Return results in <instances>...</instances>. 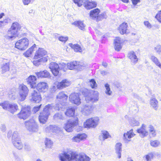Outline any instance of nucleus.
I'll list each match as a JSON object with an SVG mask.
<instances>
[{
	"mask_svg": "<svg viewBox=\"0 0 161 161\" xmlns=\"http://www.w3.org/2000/svg\"><path fill=\"white\" fill-rule=\"evenodd\" d=\"M104 86L106 89L105 93L108 96L111 95L112 92L110 90L109 85L108 83H106L105 84Z\"/></svg>",
	"mask_w": 161,
	"mask_h": 161,
	"instance_id": "obj_44",
	"label": "nucleus"
},
{
	"mask_svg": "<svg viewBox=\"0 0 161 161\" xmlns=\"http://www.w3.org/2000/svg\"><path fill=\"white\" fill-rule=\"evenodd\" d=\"M149 130L153 137L155 136L156 132L154 128L151 125H150L149 127Z\"/></svg>",
	"mask_w": 161,
	"mask_h": 161,
	"instance_id": "obj_47",
	"label": "nucleus"
},
{
	"mask_svg": "<svg viewBox=\"0 0 161 161\" xmlns=\"http://www.w3.org/2000/svg\"><path fill=\"white\" fill-rule=\"evenodd\" d=\"M45 143L46 146L48 148H51L53 146V142L50 139L46 138Z\"/></svg>",
	"mask_w": 161,
	"mask_h": 161,
	"instance_id": "obj_43",
	"label": "nucleus"
},
{
	"mask_svg": "<svg viewBox=\"0 0 161 161\" xmlns=\"http://www.w3.org/2000/svg\"><path fill=\"white\" fill-rule=\"evenodd\" d=\"M128 57L130 60L132 65H134L137 62L138 58L133 51H130L128 54Z\"/></svg>",
	"mask_w": 161,
	"mask_h": 161,
	"instance_id": "obj_16",
	"label": "nucleus"
},
{
	"mask_svg": "<svg viewBox=\"0 0 161 161\" xmlns=\"http://www.w3.org/2000/svg\"><path fill=\"white\" fill-rule=\"evenodd\" d=\"M57 88V86H53L51 88L50 91L52 93L54 92L56 90Z\"/></svg>",
	"mask_w": 161,
	"mask_h": 161,
	"instance_id": "obj_64",
	"label": "nucleus"
},
{
	"mask_svg": "<svg viewBox=\"0 0 161 161\" xmlns=\"http://www.w3.org/2000/svg\"><path fill=\"white\" fill-rule=\"evenodd\" d=\"M69 99L71 102L77 105L80 104L81 103L79 95L78 93H72L69 96Z\"/></svg>",
	"mask_w": 161,
	"mask_h": 161,
	"instance_id": "obj_13",
	"label": "nucleus"
},
{
	"mask_svg": "<svg viewBox=\"0 0 161 161\" xmlns=\"http://www.w3.org/2000/svg\"><path fill=\"white\" fill-rule=\"evenodd\" d=\"M18 32L11 27L7 31L8 38V39H13L16 37Z\"/></svg>",
	"mask_w": 161,
	"mask_h": 161,
	"instance_id": "obj_17",
	"label": "nucleus"
},
{
	"mask_svg": "<svg viewBox=\"0 0 161 161\" xmlns=\"http://www.w3.org/2000/svg\"><path fill=\"white\" fill-rule=\"evenodd\" d=\"M58 40L64 43H65L68 39V36H61L58 37Z\"/></svg>",
	"mask_w": 161,
	"mask_h": 161,
	"instance_id": "obj_51",
	"label": "nucleus"
},
{
	"mask_svg": "<svg viewBox=\"0 0 161 161\" xmlns=\"http://www.w3.org/2000/svg\"><path fill=\"white\" fill-rule=\"evenodd\" d=\"M150 144L151 146L154 147L158 146L159 144V142L158 140H151L150 141Z\"/></svg>",
	"mask_w": 161,
	"mask_h": 161,
	"instance_id": "obj_50",
	"label": "nucleus"
},
{
	"mask_svg": "<svg viewBox=\"0 0 161 161\" xmlns=\"http://www.w3.org/2000/svg\"><path fill=\"white\" fill-rule=\"evenodd\" d=\"M53 119L55 120H58V119H63V116L61 113L56 114L53 116Z\"/></svg>",
	"mask_w": 161,
	"mask_h": 161,
	"instance_id": "obj_48",
	"label": "nucleus"
},
{
	"mask_svg": "<svg viewBox=\"0 0 161 161\" xmlns=\"http://www.w3.org/2000/svg\"><path fill=\"white\" fill-rule=\"evenodd\" d=\"M78 157V155L75 152H72L70 156L64 152L59 155V157L61 161H71L76 159Z\"/></svg>",
	"mask_w": 161,
	"mask_h": 161,
	"instance_id": "obj_5",
	"label": "nucleus"
},
{
	"mask_svg": "<svg viewBox=\"0 0 161 161\" xmlns=\"http://www.w3.org/2000/svg\"><path fill=\"white\" fill-rule=\"evenodd\" d=\"M109 136H110L108 132L107 131L103 130L101 131V135L99 137L100 140L104 141Z\"/></svg>",
	"mask_w": 161,
	"mask_h": 161,
	"instance_id": "obj_27",
	"label": "nucleus"
},
{
	"mask_svg": "<svg viewBox=\"0 0 161 161\" xmlns=\"http://www.w3.org/2000/svg\"><path fill=\"white\" fill-rule=\"evenodd\" d=\"M116 153L118 155V158H121V143H118L115 146Z\"/></svg>",
	"mask_w": 161,
	"mask_h": 161,
	"instance_id": "obj_37",
	"label": "nucleus"
},
{
	"mask_svg": "<svg viewBox=\"0 0 161 161\" xmlns=\"http://www.w3.org/2000/svg\"><path fill=\"white\" fill-rule=\"evenodd\" d=\"M90 83L92 88H94L97 87V84L94 79H92L90 80Z\"/></svg>",
	"mask_w": 161,
	"mask_h": 161,
	"instance_id": "obj_49",
	"label": "nucleus"
},
{
	"mask_svg": "<svg viewBox=\"0 0 161 161\" xmlns=\"http://www.w3.org/2000/svg\"><path fill=\"white\" fill-rule=\"evenodd\" d=\"M11 27L13 29H15L18 31L20 30L21 28L20 25L17 22L13 23L12 24Z\"/></svg>",
	"mask_w": 161,
	"mask_h": 161,
	"instance_id": "obj_41",
	"label": "nucleus"
},
{
	"mask_svg": "<svg viewBox=\"0 0 161 161\" xmlns=\"http://www.w3.org/2000/svg\"><path fill=\"white\" fill-rule=\"evenodd\" d=\"M0 105L4 109L8 110L12 113H14L18 109V106L15 103L6 104L0 103Z\"/></svg>",
	"mask_w": 161,
	"mask_h": 161,
	"instance_id": "obj_10",
	"label": "nucleus"
},
{
	"mask_svg": "<svg viewBox=\"0 0 161 161\" xmlns=\"http://www.w3.org/2000/svg\"><path fill=\"white\" fill-rule=\"evenodd\" d=\"M67 68L70 70H73L76 68H78L81 67L80 69H79L80 71L82 69H84L85 67V66L83 65V64H79V63L76 61H74L70 63H68L67 64Z\"/></svg>",
	"mask_w": 161,
	"mask_h": 161,
	"instance_id": "obj_11",
	"label": "nucleus"
},
{
	"mask_svg": "<svg viewBox=\"0 0 161 161\" xmlns=\"http://www.w3.org/2000/svg\"><path fill=\"white\" fill-rule=\"evenodd\" d=\"M153 158V155L150 154L146 155L145 156L146 159L147 161H150Z\"/></svg>",
	"mask_w": 161,
	"mask_h": 161,
	"instance_id": "obj_58",
	"label": "nucleus"
},
{
	"mask_svg": "<svg viewBox=\"0 0 161 161\" xmlns=\"http://www.w3.org/2000/svg\"><path fill=\"white\" fill-rule=\"evenodd\" d=\"M127 24L125 22H123L121 24V32H122L121 34H127L129 33V31H128L127 29Z\"/></svg>",
	"mask_w": 161,
	"mask_h": 161,
	"instance_id": "obj_36",
	"label": "nucleus"
},
{
	"mask_svg": "<svg viewBox=\"0 0 161 161\" xmlns=\"http://www.w3.org/2000/svg\"><path fill=\"white\" fill-rule=\"evenodd\" d=\"M31 114V108L29 106L22 108L20 112L17 114L18 117L20 119H25Z\"/></svg>",
	"mask_w": 161,
	"mask_h": 161,
	"instance_id": "obj_7",
	"label": "nucleus"
},
{
	"mask_svg": "<svg viewBox=\"0 0 161 161\" xmlns=\"http://www.w3.org/2000/svg\"><path fill=\"white\" fill-rule=\"evenodd\" d=\"M48 57L47 56H46L45 57H42V58L39 59V60L40 62H46L47 60Z\"/></svg>",
	"mask_w": 161,
	"mask_h": 161,
	"instance_id": "obj_60",
	"label": "nucleus"
},
{
	"mask_svg": "<svg viewBox=\"0 0 161 161\" xmlns=\"http://www.w3.org/2000/svg\"><path fill=\"white\" fill-rule=\"evenodd\" d=\"M36 88L39 92H45L47 90V84L45 82H40L36 86Z\"/></svg>",
	"mask_w": 161,
	"mask_h": 161,
	"instance_id": "obj_18",
	"label": "nucleus"
},
{
	"mask_svg": "<svg viewBox=\"0 0 161 161\" xmlns=\"http://www.w3.org/2000/svg\"><path fill=\"white\" fill-rule=\"evenodd\" d=\"M30 99L31 102L39 103L41 100V96L39 92L34 90L31 93Z\"/></svg>",
	"mask_w": 161,
	"mask_h": 161,
	"instance_id": "obj_12",
	"label": "nucleus"
},
{
	"mask_svg": "<svg viewBox=\"0 0 161 161\" xmlns=\"http://www.w3.org/2000/svg\"><path fill=\"white\" fill-rule=\"evenodd\" d=\"M144 24L145 26L148 28H151V25L148 21H144Z\"/></svg>",
	"mask_w": 161,
	"mask_h": 161,
	"instance_id": "obj_61",
	"label": "nucleus"
},
{
	"mask_svg": "<svg viewBox=\"0 0 161 161\" xmlns=\"http://www.w3.org/2000/svg\"><path fill=\"white\" fill-rule=\"evenodd\" d=\"M155 18L159 22L161 23V11L158 12V13L156 15Z\"/></svg>",
	"mask_w": 161,
	"mask_h": 161,
	"instance_id": "obj_55",
	"label": "nucleus"
},
{
	"mask_svg": "<svg viewBox=\"0 0 161 161\" xmlns=\"http://www.w3.org/2000/svg\"><path fill=\"white\" fill-rule=\"evenodd\" d=\"M29 45V41L26 38H24L18 41L15 44V47L20 50H25Z\"/></svg>",
	"mask_w": 161,
	"mask_h": 161,
	"instance_id": "obj_3",
	"label": "nucleus"
},
{
	"mask_svg": "<svg viewBox=\"0 0 161 161\" xmlns=\"http://www.w3.org/2000/svg\"><path fill=\"white\" fill-rule=\"evenodd\" d=\"M35 74L38 78H47L50 76L49 72L46 70L36 72Z\"/></svg>",
	"mask_w": 161,
	"mask_h": 161,
	"instance_id": "obj_22",
	"label": "nucleus"
},
{
	"mask_svg": "<svg viewBox=\"0 0 161 161\" xmlns=\"http://www.w3.org/2000/svg\"><path fill=\"white\" fill-rule=\"evenodd\" d=\"M135 134L133 132V130L131 129L124 134L123 139L125 143H128L130 140L129 139L134 137Z\"/></svg>",
	"mask_w": 161,
	"mask_h": 161,
	"instance_id": "obj_15",
	"label": "nucleus"
},
{
	"mask_svg": "<svg viewBox=\"0 0 161 161\" xmlns=\"http://www.w3.org/2000/svg\"><path fill=\"white\" fill-rule=\"evenodd\" d=\"M12 142L14 146L19 150L21 149L23 147V144L20 139L12 141Z\"/></svg>",
	"mask_w": 161,
	"mask_h": 161,
	"instance_id": "obj_32",
	"label": "nucleus"
},
{
	"mask_svg": "<svg viewBox=\"0 0 161 161\" xmlns=\"http://www.w3.org/2000/svg\"><path fill=\"white\" fill-rule=\"evenodd\" d=\"M69 46L74 50H81V48L80 45L78 44H73L72 43H69Z\"/></svg>",
	"mask_w": 161,
	"mask_h": 161,
	"instance_id": "obj_40",
	"label": "nucleus"
},
{
	"mask_svg": "<svg viewBox=\"0 0 161 161\" xmlns=\"http://www.w3.org/2000/svg\"><path fill=\"white\" fill-rule=\"evenodd\" d=\"M105 15V14L104 13H103L99 15L98 14L96 19L97 20V21H99L101 20L102 19H104V18Z\"/></svg>",
	"mask_w": 161,
	"mask_h": 161,
	"instance_id": "obj_57",
	"label": "nucleus"
},
{
	"mask_svg": "<svg viewBox=\"0 0 161 161\" xmlns=\"http://www.w3.org/2000/svg\"><path fill=\"white\" fill-rule=\"evenodd\" d=\"M19 93L21 101L24 100L28 95L29 89L27 87L23 84H21L19 86Z\"/></svg>",
	"mask_w": 161,
	"mask_h": 161,
	"instance_id": "obj_8",
	"label": "nucleus"
},
{
	"mask_svg": "<svg viewBox=\"0 0 161 161\" xmlns=\"http://www.w3.org/2000/svg\"><path fill=\"white\" fill-rule=\"evenodd\" d=\"M158 103V102L155 98H153L151 99L150 102V104L155 109H156L157 108Z\"/></svg>",
	"mask_w": 161,
	"mask_h": 161,
	"instance_id": "obj_42",
	"label": "nucleus"
},
{
	"mask_svg": "<svg viewBox=\"0 0 161 161\" xmlns=\"http://www.w3.org/2000/svg\"><path fill=\"white\" fill-rule=\"evenodd\" d=\"M49 68L54 76H57L58 75L59 67L58 64L55 62H52L49 64Z\"/></svg>",
	"mask_w": 161,
	"mask_h": 161,
	"instance_id": "obj_14",
	"label": "nucleus"
},
{
	"mask_svg": "<svg viewBox=\"0 0 161 161\" xmlns=\"http://www.w3.org/2000/svg\"><path fill=\"white\" fill-rule=\"evenodd\" d=\"M114 48L115 50H120L121 48V38L117 37L114 40Z\"/></svg>",
	"mask_w": 161,
	"mask_h": 161,
	"instance_id": "obj_26",
	"label": "nucleus"
},
{
	"mask_svg": "<svg viewBox=\"0 0 161 161\" xmlns=\"http://www.w3.org/2000/svg\"><path fill=\"white\" fill-rule=\"evenodd\" d=\"M78 121L77 117L68 120L64 127L65 130L68 132L72 131L73 128L78 124Z\"/></svg>",
	"mask_w": 161,
	"mask_h": 161,
	"instance_id": "obj_6",
	"label": "nucleus"
},
{
	"mask_svg": "<svg viewBox=\"0 0 161 161\" xmlns=\"http://www.w3.org/2000/svg\"><path fill=\"white\" fill-rule=\"evenodd\" d=\"M40 62H41L39 60V59L37 60L34 61L33 63L35 65L37 66L40 64Z\"/></svg>",
	"mask_w": 161,
	"mask_h": 161,
	"instance_id": "obj_63",
	"label": "nucleus"
},
{
	"mask_svg": "<svg viewBox=\"0 0 161 161\" xmlns=\"http://www.w3.org/2000/svg\"><path fill=\"white\" fill-rule=\"evenodd\" d=\"M60 128L55 125H50L47 127L45 130L47 132L58 133L60 131Z\"/></svg>",
	"mask_w": 161,
	"mask_h": 161,
	"instance_id": "obj_20",
	"label": "nucleus"
},
{
	"mask_svg": "<svg viewBox=\"0 0 161 161\" xmlns=\"http://www.w3.org/2000/svg\"><path fill=\"white\" fill-rule=\"evenodd\" d=\"M66 105V103L64 102H61L60 101L57 103L55 105L53 106L54 108L57 110H59L61 109L64 108L65 105Z\"/></svg>",
	"mask_w": 161,
	"mask_h": 161,
	"instance_id": "obj_31",
	"label": "nucleus"
},
{
	"mask_svg": "<svg viewBox=\"0 0 161 161\" xmlns=\"http://www.w3.org/2000/svg\"><path fill=\"white\" fill-rule=\"evenodd\" d=\"M74 2L77 4L79 7H80L82 5L83 0H73Z\"/></svg>",
	"mask_w": 161,
	"mask_h": 161,
	"instance_id": "obj_52",
	"label": "nucleus"
},
{
	"mask_svg": "<svg viewBox=\"0 0 161 161\" xmlns=\"http://www.w3.org/2000/svg\"><path fill=\"white\" fill-rule=\"evenodd\" d=\"M100 12V10L99 9L97 8L94 9L90 11V16L94 19H96Z\"/></svg>",
	"mask_w": 161,
	"mask_h": 161,
	"instance_id": "obj_29",
	"label": "nucleus"
},
{
	"mask_svg": "<svg viewBox=\"0 0 161 161\" xmlns=\"http://www.w3.org/2000/svg\"><path fill=\"white\" fill-rule=\"evenodd\" d=\"M42 106V104H40V105L38 106H37L36 107H35L33 109V111L34 112V113H36V112L38 111L40 108H41Z\"/></svg>",
	"mask_w": 161,
	"mask_h": 161,
	"instance_id": "obj_59",
	"label": "nucleus"
},
{
	"mask_svg": "<svg viewBox=\"0 0 161 161\" xmlns=\"http://www.w3.org/2000/svg\"><path fill=\"white\" fill-rule=\"evenodd\" d=\"M137 131L142 137L146 136L148 134V132L145 130V125L144 124H143L139 129L137 130Z\"/></svg>",
	"mask_w": 161,
	"mask_h": 161,
	"instance_id": "obj_25",
	"label": "nucleus"
},
{
	"mask_svg": "<svg viewBox=\"0 0 161 161\" xmlns=\"http://www.w3.org/2000/svg\"><path fill=\"white\" fill-rule=\"evenodd\" d=\"M93 109L91 105H85L82 110V114L85 115H88L92 113Z\"/></svg>",
	"mask_w": 161,
	"mask_h": 161,
	"instance_id": "obj_21",
	"label": "nucleus"
},
{
	"mask_svg": "<svg viewBox=\"0 0 161 161\" xmlns=\"http://www.w3.org/2000/svg\"><path fill=\"white\" fill-rule=\"evenodd\" d=\"M47 51H36L34 58L37 59L42 57L47 54Z\"/></svg>",
	"mask_w": 161,
	"mask_h": 161,
	"instance_id": "obj_33",
	"label": "nucleus"
},
{
	"mask_svg": "<svg viewBox=\"0 0 161 161\" xmlns=\"http://www.w3.org/2000/svg\"><path fill=\"white\" fill-rule=\"evenodd\" d=\"M91 158L86 155H81L79 156L78 158L75 161H90Z\"/></svg>",
	"mask_w": 161,
	"mask_h": 161,
	"instance_id": "obj_35",
	"label": "nucleus"
},
{
	"mask_svg": "<svg viewBox=\"0 0 161 161\" xmlns=\"http://www.w3.org/2000/svg\"><path fill=\"white\" fill-rule=\"evenodd\" d=\"M33 51H26L24 53V55L26 57H29L31 56V55Z\"/></svg>",
	"mask_w": 161,
	"mask_h": 161,
	"instance_id": "obj_56",
	"label": "nucleus"
},
{
	"mask_svg": "<svg viewBox=\"0 0 161 161\" xmlns=\"http://www.w3.org/2000/svg\"><path fill=\"white\" fill-rule=\"evenodd\" d=\"M151 59L155 65L161 69V64L158 58L154 56H152L151 57Z\"/></svg>",
	"mask_w": 161,
	"mask_h": 161,
	"instance_id": "obj_39",
	"label": "nucleus"
},
{
	"mask_svg": "<svg viewBox=\"0 0 161 161\" xmlns=\"http://www.w3.org/2000/svg\"><path fill=\"white\" fill-rule=\"evenodd\" d=\"M130 123V125L133 126H137L139 124V122L138 121L136 120L134 118L131 119Z\"/></svg>",
	"mask_w": 161,
	"mask_h": 161,
	"instance_id": "obj_46",
	"label": "nucleus"
},
{
	"mask_svg": "<svg viewBox=\"0 0 161 161\" xmlns=\"http://www.w3.org/2000/svg\"><path fill=\"white\" fill-rule=\"evenodd\" d=\"M77 135L80 141L85 139L87 136L86 135L85 133L79 134Z\"/></svg>",
	"mask_w": 161,
	"mask_h": 161,
	"instance_id": "obj_54",
	"label": "nucleus"
},
{
	"mask_svg": "<svg viewBox=\"0 0 161 161\" xmlns=\"http://www.w3.org/2000/svg\"><path fill=\"white\" fill-rule=\"evenodd\" d=\"M24 148L26 151H30L31 150V147L29 144L27 143H25L24 145Z\"/></svg>",
	"mask_w": 161,
	"mask_h": 161,
	"instance_id": "obj_53",
	"label": "nucleus"
},
{
	"mask_svg": "<svg viewBox=\"0 0 161 161\" xmlns=\"http://www.w3.org/2000/svg\"><path fill=\"white\" fill-rule=\"evenodd\" d=\"M72 139L74 142H79L80 141V138L77 135L76 136L74 137Z\"/></svg>",
	"mask_w": 161,
	"mask_h": 161,
	"instance_id": "obj_62",
	"label": "nucleus"
},
{
	"mask_svg": "<svg viewBox=\"0 0 161 161\" xmlns=\"http://www.w3.org/2000/svg\"><path fill=\"white\" fill-rule=\"evenodd\" d=\"M28 84L30 85L31 88H34L36 86V78L34 75H30L27 79Z\"/></svg>",
	"mask_w": 161,
	"mask_h": 161,
	"instance_id": "obj_19",
	"label": "nucleus"
},
{
	"mask_svg": "<svg viewBox=\"0 0 161 161\" xmlns=\"http://www.w3.org/2000/svg\"><path fill=\"white\" fill-rule=\"evenodd\" d=\"M70 84V83L66 79L63 80L61 82L59 83L57 86L58 89H61L66 87Z\"/></svg>",
	"mask_w": 161,
	"mask_h": 161,
	"instance_id": "obj_23",
	"label": "nucleus"
},
{
	"mask_svg": "<svg viewBox=\"0 0 161 161\" xmlns=\"http://www.w3.org/2000/svg\"><path fill=\"white\" fill-rule=\"evenodd\" d=\"M82 94L85 96V100L87 103H95L98 100V93L97 91L89 92L88 90L86 89L82 92Z\"/></svg>",
	"mask_w": 161,
	"mask_h": 161,
	"instance_id": "obj_1",
	"label": "nucleus"
},
{
	"mask_svg": "<svg viewBox=\"0 0 161 161\" xmlns=\"http://www.w3.org/2000/svg\"><path fill=\"white\" fill-rule=\"evenodd\" d=\"M72 24L75 25L76 26L78 27V28L80 29L81 30L84 31L85 30V26L83 23V22L82 21H75L74 22L72 23Z\"/></svg>",
	"mask_w": 161,
	"mask_h": 161,
	"instance_id": "obj_30",
	"label": "nucleus"
},
{
	"mask_svg": "<svg viewBox=\"0 0 161 161\" xmlns=\"http://www.w3.org/2000/svg\"><path fill=\"white\" fill-rule=\"evenodd\" d=\"M25 124L26 128L31 132H36L38 130V126L36 122L33 119L26 121Z\"/></svg>",
	"mask_w": 161,
	"mask_h": 161,
	"instance_id": "obj_4",
	"label": "nucleus"
},
{
	"mask_svg": "<svg viewBox=\"0 0 161 161\" xmlns=\"http://www.w3.org/2000/svg\"><path fill=\"white\" fill-rule=\"evenodd\" d=\"M84 7L87 9H90L95 8L97 6V3L95 2H90L87 1L84 3Z\"/></svg>",
	"mask_w": 161,
	"mask_h": 161,
	"instance_id": "obj_24",
	"label": "nucleus"
},
{
	"mask_svg": "<svg viewBox=\"0 0 161 161\" xmlns=\"http://www.w3.org/2000/svg\"><path fill=\"white\" fill-rule=\"evenodd\" d=\"M53 106L52 104H48L45 107L39 117V119L41 123L44 124L47 121Z\"/></svg>",
	"mask_w": 161,
	"mask_h": 161,
	"instance_id": "obj_2",
	"label": "nucleus"
},
{
	"mask_svg": "<svg viewBox=\"0 0 161 161\" xmlns=\"http://www.w3.org/2000/svg\"><path fill=\"white\" fill-rule=\"evenodd\" d=\"M68 98V96L65 94L64 92H59L57 96V98L61 100L63 102H64L66 101Z\"/></svg>",
	"mask_w": 161,
	"mask_h": 161,
	"instance_id": "obj_34",
	"label": "nucleus"
},
{
	"mask_svg": "<svg viewBox=\"0 0 161 161\" xmlns=\"http://www.w3.org/2000/svg\"><path fill=\"white\" fill-rule=\"evenodd\" d=\"M75 108L74 107H69L67 109L65 112V114L67 116L72 117L75 113Z\"/></svg>",
	"mask_w": 161,
	"mask_h": 161,
	"instance_id": "obj_28",
	"label": "nucleus"
},
{
	"mask_svg": "<svg viewBox=\"0 0 161 161\" xmlns=\"http://www.w3.org/2000/svg\"><path fill=\"white\" fill-rule=\"evenodd\" d=\"M9 63H6L2 64L1 67V69H2V72L3 74L9 70Z\"/></svg>",
	"mask_w": 161,
	"mask_h": 161,
	"instance_id": "obj_38",
	"label": "nucleus"
},
{
	"mask_svg": "<svg viewBox=\"0 0 161 161\" xmlns=\"http://www.w3.org/2000/svg\"><path fill=\"white\" fill-rule=\"evenodd\" d=\"M99 119L98 117L92 118L87 119L84 123L86 128L95 127L98 125Z\"/></svg>",
	"mask_w": 161,
	"mask_h": 161,
	"instance_id": "obj_9",
	"label": "nucleus"
},
{
	"mask_svg": "<svg viewBox=\"0 0 161 161\" xmlns=\"http://www.w3.org/2000/svg\"><path fill=\"white\" fill-rule=\"evenodd\" d=\"M20 139L17 131H14L12 136V141H15Z\"/></svg>",
	"mask_w": 161,
	"mask_h": 161,
	"instance_id": "obj_45",
	"label": "nucleus"
}]
</instances>
